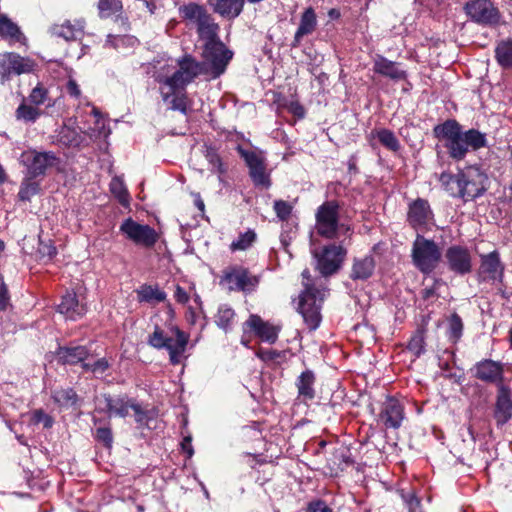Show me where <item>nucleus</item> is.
I'll return each instance as SVG.
<instances>
[{
    "label": "nucleus",
    "mask_w": 512,
    "mask_h": 512,
    "mask_svg": "<svg viewBox=\"0 0 512 512\" xmlns=\"http://www.w3.org/2000/svg\"><path fill=\"white\" fill-rule=\"evenodd\" d=\"M189 343V335L177 326L170 327L167 331L156 326L149 335L148 344L155 349H165L169 353V361L172 365H178L185 357Z\"/></svg>",
    "instance_id": "f257e3e1"
},
{
    "label": "nucleus",
    "mask_w": 512,
    "mask_h": 512,
    "mask_svg": "<svg viewBox=\"0 0 512 512\" xmlns=\"http://www.w3.org/2000/svg\"><path fill=\"white\" fill-rule=\"evenodd\" d=\"M315 221L317 234L326 239H336L341 231L349 230L348 226L340 223V206L335 200L325 201L317 208Z\"/></svg>",
    "instance_id": "f03ea898"
},
{
    "label": "nucleus",
    "mask_w": 512,
    "mask_h": 512,
    "mask_svg": "<svg viewBox=\"0 0 512 512\" xmlns=\"http://www.w3.org/2000/svg\"><path fill=\"white\" fill-rule=\"evenodd\" d=\"M442 253L439 245L425 238L420 233L412 244L411 259L413 265L423 274L433 272L441 261Z\"/></svg>",
    "instance_id": "7ed1b4c3"
},
{
    "label": "nucleus",
    "mask_w": 512,
    "mask_h": 512,
    "mask_svg": "<svg viewBox=\"0 0 512 512\" xmlns=\"http://www.w3.org/2000/svg\"><path fill=\"white\" fill-rule=\"evenodd\" d=\"M179 69L170 77L160 78L158 82L167 87L168 92H165V98L173 91L178 89H185L197 76L207 74L205 64L197 62L189 55L184 56L178 61Z\"/></svg>",
    "instance_id": "20e7f679"
},
{
    "label": "nucleus",
    "mask_w": 512,
    "mask_h": 512,
    "mask_svg": "<svg viewBox=\"0 0 512 512\" xmlns=\"http://www.w3.org/2000/svg\"><path fill=\"white\" fill-rule=\"evenodd\" d=\"M435 137L444 143L449 155L456 160L463 159L467 147L464 132L456 120H447L433 129Z\"/></svg>",
    "instance_id": "39448f33"
},
{
    "label": "nucleus",
    "mask_w": 512,
    "mask_h": 512,
    "mask_svg": "<svg viewBox=\"0 0 512 512\" xmlns=\"http://www.w3.org/2000/svg\"><path fill=\"white\" fill-rule=\"evenodd\" d=\"M326 296L325 289L314 288L305 284V289L300 295L299 312L310 330H316L321 322V304Z\"/></svg>",
    "instance_id": "423d86ee"
},
{
    "label": "nucleus",
    "mask_w": 512,
    "mask_h": 512,
    "mask_svg": "<svg viewBox=\"0 0 512 512\" xmlns=\"http://www.w3.org/2000/svg\"><path fill=\"white\" fill-rule=\"evenodd\" d=\"M232 56V51L227 49L219 39L204 43L202 52L204 61L200 63L205 64L206 73L210 74L211 78L216 79L225 72Z\"/></svg>",
    "instance_id": "0eeeda50"
},
{
    "label": "nucleus",
    "mask_w": 512,
    "mask_h": 512,
    "mask_svg": "<svg viewBox=\"0 0 512 512\" xmlns=\"http://www.w3.org/2000/svg\"><path fill=\"white\" fill-rule=\"evenodd\" d=\"M464 11L471 21L482 26H496L501 21V13L491 0H471Z\"/></svg>",
    "instance_id": "6e6552de"
},
{
    "label": "nucleus",
    "mask_w": 512,
    "mask_h": 512,
    "mask_svg": "<svg viewBox=\"0 0 512 512\" xmlns=\"http://www.w3.org/2000/svg\"><path fill=\"white\" fill-rule=\"evenodd\" d=\"M58 161V157L53 152L28 150L20 156V162L26 168V176L29 178L44 176L47 169L54 167Z\"/></svg>",
    "instance_id": "1a4fd4ad"
},
{
    "label": "nucleus",
    "mask_w": 512,
    "mask_h": 512,
    "mask_svg": "<svg viewBox=\"0 0 512 512\" xmlns=\"http://www.w3.org/2000/svg\"><path fill=\"white\" fill-rule=\"evenodd\" d=\"M312 253L317 262L316 268L322 276L336 273L346 256V250L341 244H330L324 246L320 252L314 250Z\"/></svg>",
    "instance_id": "9d476101"
},
{
    "label": "nucleus",
    "mask_w": 512,
    "mask_h": 512,
    "mask_svg": "<svg viewBox=\"0 0 512 512\" xmlns=\"http://www.w3.org/2000/svg\"><path fill=\"white\" fill-rule=\"evenodd\" d=\"M119 229L127 239L131 240L136 245L152 247L158 239V235L152 227L146 224H140L132 218L124 220Z\"/></svg>",
    "instance_id": "9b49d317"
},
{
    "label": "nucleus",
    "mask_w": 512,
    "mask_h": 512,
    "mask_svg": "<svg viewBox=\"0 0 512 512\" xmlns=\"http://www.w3.org/2000/svg\"><path fill=\"white\" fill-rule=\"evenodd\" d=\"M238 152L249 168V176L257 187L269 188L270 176L266 169L265 158L254 151H247L238 147Z\"/></svg>",
    "instance_id": "f8f14e48"
},
{
    "label": "nucleus",
    "mask_w": 512,
    "mask_h": 512,
    "mask_svg": "<svg viewBox=\"0 0 512 512\" xmlns=\"http://www.w3.org/2000/svg\"><path fill=\"white\" fill-rule=\"evenodd\" d=\"M220 284L229 291H249L258 284V279L250 275L246 268L235 266L227 268L223 272Z\"/></svg>",
    "instance_id": "ddd939ff"
},
{
    "label": "nucleus",
    "mask_w": 512,
    "mask_h": 512,
    "mask_svg": "<svg viewBox=\"0 0 512 512\" xmlns=\"http://www.w3.org/2000/svg\"><path fill=\"white\" fill-rule=\"evenodd\" d=\"M35 63L16 53H5L0 59L1 83L5 84L12 75H21L33 71Z\"/></svg>",
    "instance_id": "4468645a"
},
{
    "label": "nucleus",
    "mask_w": 512,
    "mask_h": 512,
    "mask_svg": "<svg viewBox=\"0 0 512 512\" xmlns=\"http://www.w3.org/2000/svg\"><path fill=\"white\" fill-rule=\"evenodd\" d=\"M487 175L478 167L469 166L463 170V193L464 201L473 200L481 196L486 190Z\"/></svg>",
    "instance_id": "2eb2a0df"
},
{
    "label": "nucleus",
    "mask_w": 512,
    "mask_h": 512,
    "mask_svg": "<svg viewBox=\"0 0 512 512\" xmlns=\"http://www.w3.org/2000/svg\"><path fill=\"white\" fill-rule=\"evenodd\" d=\"M133 400L127 396H111L104 394L97 400L96 410L105 412L109 417L117 416L125 418L129 414Z\"/></svg>",
    "instance_id": "dca6fc26"
},
{
    "label": "nucleus",
    "mask_w": 512,
    "mask_h": 512,
    "mask_svg": "<svg viewBox=\"0 0 512 512\" xmlns=\"http://www.w3.org/2000/svg\"><path fill=\"white\" fill-rule=\"evenodd\" d=\"M448 268L459 275H465L471 272V255L468 249L461 246H451L445 253Z\"/></svg>",
    "instance_id": "f3484780"
},
{
    "label": "nucleus",
    "mask_w": 512,
    "mask_h": 512,
    "mask_svg": "<svg viewBox=\"0 0 512 512\" xmlns=\"http://www.w3.org/2000/svg\"><path fill=\"white\" fill-rule=\"evenodd\" d=\"M473 376L483 382L495 383L497 386L502 384L503 365L490 359H484L477 362L472 368Z\"/></svg>",
    "instance_id": "a211bd4d"
},
{
    "label": "nucleus",
    "mask_w": 512,
    "mask_h": 512,
    "mask_svg": "<svg viewBox=\"0 0 512 512\" xmlns=\"http://www.w3.org/2000/svg\"><path fill=\"white\" fill-rule=\"evenodd\" d=\"M246 327L252 330L262 341L270 344L276 342L280 331L278 326L262 320L258 315H250L248 320L244 323V329Z\"/></svg>",
    "instance_id": "6ab92c4d"
},
{
    "label": "nucleus",
    "mask_w": 512,
    "mask_h": 512,
    "mask_svg": "<svg viewBox=\"0 0 512 512\" xmlns=\"http://www.w3.org/2000/svg\"><path fill=\"white\" fill-rule=\"evenodd\" d=\"M433 218L428 201L424 199H417L410 204L407 220L408 223L416 230L425 227Z\"/></svg>",
    "instance_id": "aec40b11"
},
{
    "label": "nucleus",
    "mask_w": 512,
    "mask_h": 512,
    "mask_svg": "<svg viewBox=\"0 0 512 512\" xmlns=\"http://www.w3.org/2000/svg\"><path fill=\"white\" fill-rule=\"evenodd\" d=\"M380 419L386 428L398 429L404 419L402 404L394 398H388L383 404Z\"/></svg>",
    "instance_id": "412c9836"
},
{
    "label": "nucleus",
    "mask_w": 512,
    "mask_h": 512,
    "mask_svg": "<svg viewBox=\"0 0 512 512\" xmlns=\"http://www.w3.org/2000/svg\"><path fill=\"white\" fill-rule=\"evenodd\" d=\"M512 417V400L510 389L501 384L498 386V394L494 411V418L498 425L502 426Z\"/></svg>",
    "instance_id": "4be33fe9"
},
{
    "label": "nucleus",
    "mask_w": 512,
    "mask_h": 512,
    "mask_svg": "<svg viewBox=\"0 0 512 512\" xmlns=\"http://www.w3.org/2000/svg\"><path fill=\"white\" fill-rule=\"evenodd\" d=\"M479 274L483 280H501L503 265L497 251H492L481 256Z\"/></svg>",
    "instance_id": "5701e85b"
},
{
    "label": "nucleus",
    "mask_w": 512,
    "mask_h": 512,
    "mask_svg": "<svg viewBox=\"0 0 512 512\" xmlns=\"http://www.w3.org/2000/svg\"><path fill=\"white\" fill-rule=\"evenodd\" d=\"M373 70L375 73L393 81L405 80L407 78V72L400 67L399 63L388 60L380 55L374 59Z\"/></svg>",
    "instance_id": "b1692460"
},
{
    "label": "nucleus",
    "mask_w": 512,
    "mask_h": 512,
    "mask_svg": "<svg viewBox=\"0 0 512 512\" xmlns=\"http://www.w3.org/2000/svg\"><path fill=\"white\" fill-rule=\"evenodd\" d=\"M85 22L77 20L75 23L65 21L63 24H55L50 28L52 36L62 38L65 41L80 40L84 35Z\"/></svg>",
    "instance_id": "393cba45"
},
{
    "label": "nucleus",
    "mask_w": 512,
    "mask_h": 512,
    "mask_svg": "<svg viewBox=\"0 0 512 512\" xmlns=\"http://www.w3.org/2000/svg\"><path fill=\"white\" fill-rule=\"evenodd\" d=\"M58 312L67 319L77 320L86 313V306L78 301L74 292H67L58 305Z\"/></svg>",
    "instance_id": "a878e982"
},
{
    "label": "nucleus",
    "mask_w": 512,
    "mask_h": 512,
    "mask_svg": "<svg viewBox=\"0 0 512 512\" xmlns=\"http://www.w3.org/2000/svg\"><path fill=\"white\" fill-rule=\"evenodd\" d=\"M317 26L316 14L312 8H307L303 12L299 27L294 35V40L292 43L293 47L299 46L301 39L313 33Z\"/></svg>",
    "instance_id": "bb28decb"
},
{
    "label": "nucleus",
    "mask_w": 512,
    "mask_h": 512,
    "mask_svg": "<svg viewBox=\"0 0 512 512\" xmlns=\"http://www.w3.org/2000/svg\"><path fill=\"white\" fill-rule=\"evenodd\" d=\"M58 361L62 364L75 365L83 362L89 355L85 346L59 347L57 350Z\"/></svg>",
    "instance_id": "cd10ccee"
},
{
    "label": "nucleus",
    "mask_w": 512,
    "mask_h": 512,
    "mask_svg": "<svg viewBox=\"0 0 512 512\" xmlns=\"http://www.w3.org/2000/svg\"><path fill=\"white\" fill-rule=\"evenodd\" d=\"M375 269V260L372 256L355 258L350 277L353 280H367L373 275Z\"/></svg>",
    "instance_id": "c85d7f7f"
},
{
    "label": "nucleus",
    "mask_w": 512,
    "mask_h": 512,
    "mask_svg": "<svg viewBox=\"0 0 512 512\" xmlns=\"http://www.w3.org/2000/svg\"><path fill=\"white\" fill-rule=\"evenodd\" d=\"M463 170L457 175H453L448 172H442L439 176V181L444 189L452 197L462 198L463 193Z\"/></svg>",
    "instance_id": "c756f323"
},
{
    "label": "nucleus",
    "mask_w": 512,
    "mask_h": 512,
    "mask_svg": "<svg viewBox=\"0 0 512 512\" xmlns=\"http://www.w3.org/2000/svg\"><path fill=\"white\" fill-rule=\"evenodd\" d=\"M180 13L189 25H195L196 28L210 16L203 6L195 3H190L181 7Z\"/></svg>",
    "instance_id": "7c9ffc66"
},
{
    "label": "nucleus",
    "mask_w": 512,
    "mask_h": 512,
    "mask_svg": "<svg viewBox=\"0 0 512 512\" xmlns=\"http://www.w3.org/2000/svg\"><path fill=\"white\" fill-rule=\"evenodd\" d=\"M160 91L163 101L170 104V109L187 114V96L185 89H175L167 98H165V92H168V89L165 85L161 84Z\"/></svg>",
    "instance_id": "2f4dec72"
},
{
    "label": "nucleus",
    "mask_w": 512,
    "mask_h": 512,
    "mask_svg": "<svg viewBox=\"0 0 512 512\" xmlns=\"http://www.w3.org/2000/svg\"><path fill=\"white\" fill-rule=\"evenodd\" d=\"M315 374L311 370H306L300 374L296 381L298 394L305 400H312L315 397L314 390Z\"/></svg>",
    "instance_id": "473e14b6"
},
{
    "label": "nucleus",
    "mask_w": 512,
    "mask_h": 512,
    "mask_svg": "<svg viewBox=\"0 0 512 512\" xmlns=\"http://www.w3.org/2000/svg\"><path fill=\"white\" fill-rule=\"evenodd\" d=\"M58 142L67 147H78L84 141V136L76 128L64 125L57 135Z\"/></svg>",
    "instance_id": "72a5a7b5"
},
{
    "label": "nucleus",
    "mask_w": 512,
    "mask_h": 512,
    "mask_svg": "<svg viewBox=\"0 0 512 512\" xmlns=\"http://www.w3.org/2000/svg\"><path fill=\"white\" fill-rule=\"evenodd\" d=\"M214 10L226 17L238 16L243 8V0H212Z\"/></svg>",
    "instance_id": "f704fd0d"
},
{
    "label": "nucleus",
    "mask_w": 512,
    "mask_h": 512,
    "mask_svg": "<svg viewBox=\"0 0 512 512\" xmlns=\"http://www.w3.org/2000/svg\"><path fill=\"white\" fill-rule=\"evenodd\" d=\"M137 297L139 302L146 303H160L166 299V293L158 287L151 285H141L137 290Z\"/></svg>",
    "instance_id": "c9c22d12"
},
{
    "label": "nucleus",
    "mask_w": 512,
    "mask_h": 512,
    "mask_svg": "<svg viewBox=\"0 0 512 512\" xmlns=\"http://www.w3.org/2000/svg\"><path fill=\"white\" fill-rule=\"evenodd\" d=\"M495 58L501 67H512V39L498 42L495 48Z\"/></svg>",
    "instance_id": "e433bc0d"
},
{
    "label": "nucleus",
    "mask_w": 512,
    "mask_h": 512,
    "mask_svg": "<svg viewBox=\"0 0 512 512\" xmlns=\"http://www.w3.org/2000/svg\"><path fill=\"white\" fill-rule=\"evenodd\" d=\"M218 30L219 26L214 22L211 15L197 27L199 38L204 41V43L219 40Z\"/></svg>",
    "instance_id": "4c0bfd02"
},
{
    "label": "nucleus",
    "mask_w": 512,
    "mask_h": 512,
    "mask_svg": "<svg viewBox=\"0 0 512 512\" xmlns=\"http://www.w3.org/2000/svg\"><path fill=\"white\" fill-rule=\"evenodd\" d=\"M41 115V111L33 104H27V99L23 97L21 104L15 111V117L23 122H35Z\"/></svg>",
    "instance_id": "58836bf2"
},
{
    "label": "nucleus",
    "mask_w": 512,
    "mask_h": 512,
    "mask_svg": "<svg viewBox=\"0 0 512 512\" xmlns=\"http://www.w3.org/2000/svg\"><path fill=\"white\" fill-rule=\"evenodd\" d=\"M204 156L209 165L211 166L210 171L213 173H218L219 180L221 181L222 175H224L227 172V167L224 165L217 150L212 146H206Z\"/></svg>",
    "instance_id": "ea45409f"
},
{
    "label": "nucleus",
    "mask_w": 512,
    "mask_h": 512,
    "mask_svg": "<svg viewBox=\"0 0 512 512\" xmlns=\"http://www.w3.org/2000/svg\"><path fill=\"white\" fill-rule=\"evenodd\" d=\"M52 398L60 406L69 407L76 404L78 396L72 388H59L52 391Z\"/></svg>",
    "instance_id": "a19ab883"
},
{
    "label": "nucleus",
    "mask_w": 512,
    "mask_h": 512,
    "mask_svg": "<svg viewBox=\"0 0 512 512\" xmlns=\"http://www.w3.org/2000/svg\"><path fill=\"white\" fill-rule=\"evenodd\" d=\"M110 191L121 205L127 207L130 203L128 190L120 177H114L110 182Z\"/></svg>",
    "instance_id": "79ce46f5"
},
{
    "label": "nucleus",
    "mask_w": 512,
    "mask_h": 512,
    "mask_svg": "<svg viewBox=\"0 0 512 512\" xmlns=\"http://www.w3.org/2000/svg\"><path fill=\"white\" fill-rule=\"evenodd\" d=\"M234 317L235 312L231 307L228 305H221L218 309L215 322L219 328L227 331L231 328Z\"/></svg>",
    "instance_id": "37998d69"
},
{
    "label": "nucleus",
    "mask_w": 512,
    "mask_h": 512,
    "mask_svg": "<svg viewBox=\"0 0 512 512\" xmlns=\"http://www.w3.org/2000/svg\"><path fill=\"white\" fill-rule=\"evenodd\" d=\"M0 35L15 40L22 36L19 27L3 14H0Z\"/></svg>",
    "instance_id": "c03bdc74"
},
{
    "label": "nucleus",
    "mask_w": 512,
    "mask_h": 512,
    "mask_svg": "<svg viewBox=\"0 0 512 512\" xmlns=\"http://www.w3.org/2000/svg\"><path fill=\"white\" fill-rule=\"evenodd\" d=\"M376 137L379 142L387 149L394 152L399 150L400 143L392 131L388 129H380L376 131Z\"/></svg>",
    "instance_id": "a18cd8bd"
},
{
    "label": "nucleus",
    "mask_w": 512,
    "mask_h": 512,
    "mask_svg": "<svg viewBox=\"0 0 512 512\" xmlns=\"http://www.w3.org/2000/svg\"><path fill=\"white\" fill-rule=\"evenodd\" d=\"M121 0H99L98 10L101 18H108L122 10Z\"/></svg>",
    "instance_id": "49530a36"
},
{
    "label": "nucleus",
    "mask_w": 512,
    "mask_h": 512,
    "mask_svg": "<svg viewBox=\"0 0 512 512\" xmlns=\"http://www.w3.org/2000/svg\"><path fill=\"white\" fill-rule=\"evenodd\" d=\"M467 150L469 147L476 150L486 145L485 135L475 129L464 132Z\"/></svg>",
    "instance_id": "de8ad7c7"
},
{
    "label": "nucleus",
    "mask_w": 512,
    "mask_h": 512,
    "mask_svg": "<svg viewBox=\"0 0 512 512\" xmlns=\"http://www.w3.org/2000/svg\"><path fill=\"white\" fill-rule=\"evenodd\" d=\"M37 253L40 260L48 262L53 259L57 253V250L56 247L52 244L51 240L43 241L40 238Z\"/></svg>",
    "instance_id": "09e8293b"
},
{
    "label": "nucleus",
    "mask_w": 512,
    "mask_h": 512,
    "mask_svg": "<svg viewBox=\"0 0 512 512\" xmlns=\"http://www.w3.org/2000/svg\"><path fill=\"white\" fill-rule=\"evenodd\" d=\"M256 239V234L252 230H248L243 234H240L237 240L231 244V249L235 250H246L249 248Z\"/></svg>",
    "instance_id": "8fccbe9b"
},
{
    "label": "nucleus",
    "mask_w": 512,
    "mask_h": 512,
    "mask_svg": "<svg viewBox=\"0 0 512 512\" xmlns=\"http://www.w3.org/2000/svg\"><path fill=\"white\" fill-rule=\"evenodd\" d=\"M33 179L34 178H29V176H26V179L22 182L18 193L21 200H29L33 195L37 194L39 185L38 183L32 181Z\"/></svg>",
    "instance_id": "3c124183"
},
{
    "label": "nucleus",
    "mask_w": 512,
    "mask_h": 512,
    "mask_svg": "<svg viewBox=\"0 0 512 512\" xmlns=\"http://www.w3.org/2000/svg\"><path fill=\"white\" fill-rule=\"evenodd\" d=\"M31 104L36 107L42 105L48 99V91L46 88L42 86V84L38 83L29 94L28 98H26Z\"/></svg>",
    "instance_id": "603ef678"
},
{
    "label": "nucleus",
    "mask_w": 512,
    "mask_h": 512,
    "mask_svg": "<svg viewBox=\"0 0 512 512\" xmlns=\"http://www.w3.org/2000/svg\"><path fill=\"white\" fill-rule=\"evenodd\" d=\"M463 330V322L460 316L456 313L452 314L449 318V337L454 341H457Z\"/></svg>",
    "instance_id": "864d4df0"
},
{
    "label": "nucleus",
    "mask_w": 512,
    "mask_h": 512,
    "mask_svg": "<svg viewBox=\"0 0 512 512\" xmlns=\"http://www.w3.org/2000/svg\"><path fill=\"white\" fill-rule=\"evenodd\" d=\"M95 439L105 447L110 448L113 443V435L109 426H99L95 429Z\"/></svg>",
    "instance_id": "5fc2aeb1"
},
{
    "label": "nucleus",
    "mask_w": 512,
    "mask_h": 512,
    "mask_svg": "<svg viewBox=\"0 0 512 512\" xmlns=\"http://www.w3.org/2000/svg\"><path fill=\"white\" fill-rule=\"evenodd\" d=\"M273 208L277 217L282 221H285L290 217L293 209L292 205L284 200H276Z\"/></svg>",
    "instance_id": "6e6d98bb"
},
{
    "label": "nucleus",
    "mask_w": 512,
    "mask_h": 512,
    "mask_svg": "<svg viewBox=\"0 0 512 512\" xmlns=\"http://www.w3.org/2000/svg\"><path fill=\"white\" fill-rule=\"evenodd\" d=\"M83 369L86 371H91L96 375L103 374L109 367V363L105 358H101L96 360L94 363H83L82 364Z\"/></svg>",
    "instance_id": "4d7b16f0"
},
{
    "label": "nucleus",
    "mask_w": 512,
    "mask_h": 512,
    "mask_svg": "<svg viewBox=\"0 0 512 512\" xmlns=\"http://www.w3.org/2000/svg\"><path fill=\"white\" fill-rule=\"evenodd\" d=\"M424 336L422 333L414 335L408 344V349L412 351L416 356L421 355L424 352Z\"/></svg>",
    "instance_id": "13d9d810"
},
{
    "label": "nucleus",
    "mask_w": 512,
    "mask_h": 512,
    "mask_svg": "<svg viewBox=\"0 0 512 512\" xmlns=\"http://www.w3.org/2000/svg\"><path fill=\"white\" fill-rule=\"evenodd\" d=\"M130 409L133 410L135 421L139 425H146L148 420L151 419V417L149 416V412L146 410H143L141 408V406L138 403H136L135 401L132 402V406L130 407Z\"/></svg>",
    "instance_id": "bf43d9fd"
},
{
    "label": "nucleus",
    "mask_w": 512,
    "mask_h": 512,
    "mask_svg": "<svg viewBox=\"0 0 512 512\" xmlns=\"http://www.w3.org/2000/svg\"><path fill=\"white\" fill-rule=\"evenodd\" d=\"M136 42V39L129 36H120V35H108L107 43L113 46L114 48H119L120 45L129 44L133 45Z\"/></svg>",
    "instance_id": "052dcab7"
},
{
    "label": "nucleus",
    "mask_w": 512,
    "mask_h": 512,
    "mask_svg": "<svg viewBox=\"0 0 512 512\" xmlns=\"http://www.w3.org/2000/svg\"><path fill=\"white\" fill-rule=\"evenodd\" d=\"M32 420L35 424H43L44 428H51L53 425V419L42 410H35L33 413Z\"/></svg>",
    "instance_id": "680f3d73"
},
{
    "label": "nucleus",
    "mask_w": 512,
    "mask_h": 512,
    "mask_svg": "<svg viewBox=\"0 0 512 512\" xmlns=\"http://www.w3.org/2000/svg\"><path fill=\"white\" fill-rule=\"evenodd\" d=\"M256 356L263 361H272L280 357V353L272 349H259Z\"/></svg>",
    "instance_id": "e2e57ef3"
},
{
    "label": "nucleus",
    "mask_w": 512,
    "mask_h": 512,
    "mask_svg": "<svg viewBox=\"0 0 512 512\" xmlns=\"http://www.w3.org/2000/svg\"><path fill=\"white\" fill-rule=\"evenodd\" d=\"M405 502L407 504V508L409 512H421L420 510V501L415 495L410 494L405 497Z\"/></svg>",
    "instance_id": "0e129e2a"
},
{
    "label": "nucleus",
    "mask_w": 512,
    "mask_h": 512,
    "mask_svg": "<svg viewBox=\"0 0 512 512\" xmlns=\"http://www.w3.org/2000/svg\"><path fill=\"white\" fill-rule=\"evenodd\" d=\"M66 90L71 97L78 99L81 96V90L79 88V85L74 79L68 80Z\"/></svg>",
    "instance_id": "69168bd1"
},
{
    "label": "nucleus",
    "mask_w": 512,
    "mask_h": 512,
    "mask_svg": "<svg viewBox=\"0 0 512 512\" xmlns=\"http://www.w3.org/2000/svg\"><path fill=\"white\" fill-rule=\"evenodd\" d=\"M287 108L289 112H291L293 115L299 118H303L305 115V110L303 106L296 101L290 102Z\"/></svg>",
    "instance_id": "338daca9"
},
{
    "label": "nucleus",
    "mask_w": 512,
    "mask_h": 512,
    "mask_svg": "<svg viewBox=\"0 0 512 512\" xmlns=\"http://www.w3.org/2000/svg\"><path fill=\"white\" fill-rule=\"evenodd\" d=\"M309 512H332V510L323 501L311 503L308 507Z\"/></svg>",
    "instance_id": "774afa93"
}]
</instances>
